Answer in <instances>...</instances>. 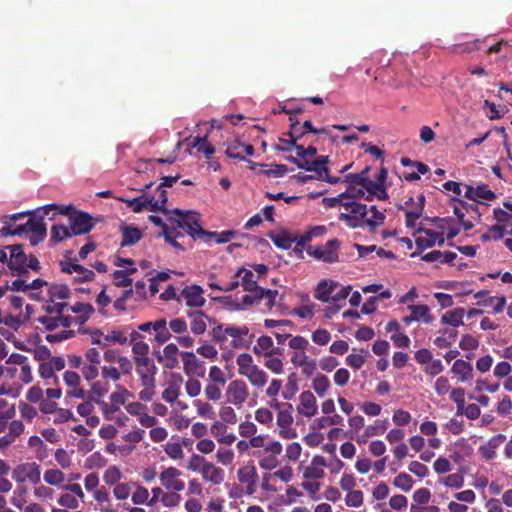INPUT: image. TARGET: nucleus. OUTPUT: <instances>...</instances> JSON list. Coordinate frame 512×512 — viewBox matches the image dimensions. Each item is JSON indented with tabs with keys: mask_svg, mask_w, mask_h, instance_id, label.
Returning a JSON list of instances; mask_svg holds the SVG:
<instances>
[{
	"mask_svg": "<svg viewBox=\"0 0 512 512\" xmlns=\"http://www.w3.org/2000/svg\"><path fill=\"white\" fill-rule=\"evenodd\" d=\"M44 215H48L50 211H55L54 214H61L69 216L70 225L69 231L71 236L84 235L89 233L95 226L94 219L86 212L74 211L72 205L63 206L58 204H49L42 207Z\"/></svg>",
	"mask_w": 512,
	"mask_h": 512,
	"instance_id": "1",
	"label": "nucleus"
},
{
	"mask_svg": "<svg viewBox=\"0 0 512 512\" xmlns=\"http://www.w3.org/2000/svg\"><path fill=\"white\" fill-rule=\"evenodd\" d=\"M28 235V239L32 246L38 245L42 242L47 235V228L43 222V218H30L25 224L21 225H9L6 222V226L0 229V235L2 237L15 236V235Z\"/></svg>",
	"mask_w": 512,
	"mask_h": 512,
	"instance_id": "2",
	"label": "nucleus"
},
{
	"mask_svg": "<svg viewBox=\"0 0 512 512\" xmlns=\"http://www.w3.org/2000/svg\"><path fill=\"white\" fill-rule=\"evenodd\" d=\"M173 213L178 216V219L174 220L177 228L184 230L194 240L203 236L212 237L217 235L216 232H208L201 227L198 213L193 211L184 212L180 209H175Z\"/></svg>",
	"mask_w": 512,
	"mask_h": 512,
	"instance_id": "3",
	"label": "nucleus"
},
{
	"mask_svg": "<svg viewBox=\"0 0 512 512\" xmlns=\"http://www.w3.org/2000/svg\"><path fill=\"white\" fill-rule=\"evenodd\" d=\"M249 334L247 326L240 327L220 324L213 328L212 336L217 342H224L228 337L232 338L234 348H243L247 345L245 337Z\"/></svg>",
	"mask_w": 512,
	"mask_h": 512,
	"instance_id": "4",
	"label": "nucleus"
},
{
	"mask_svg": "<svg viewBox=\"0 0 512 512\" xmlns=\"http://www.w3.org/2000/svg\"><path fill=\"white\" fill-rule=\"evenodd\" d=\"M413 237L415 239L417 250L410 255L411 258L419 256L424 250L432 248L436 244L442 246L445 243V237L443 233L436 232L422 226H419L414 231Z\"/></svg>",
	"mask_w": 512,
	"mask_h": 512,
	"instance_id": "5",
	"label": "nucleus"
},
{
	"mask_svg": "<svg viewBox=\"0 0 512 512\" xmlns=\"http://www.w3.org/2000/svg\"><path fill=\"white\" fill-rule=\"evenodd\" d=\"M6 249L10 252L8 261L10 275L17 277L16 279L24 278L29 281L30 272L26 269L28 256L23 251V246L21 244L8 245Z\"/></svg>",
	"mask_w": 512,
	"mask_h": 512,
	"instance_id": "6",
	"label": "nucleus"
},
{
	"mask_svg": "<svg viewBox=\"0 0 512 512\" xmlns=\"http://www.w3.org/2000/svg\"><path fill=\"white\" fill-rule=\"evenodd\" d=\"M340 241L336 238L328 240L325 245L308 246L306 252L317 260L325 263H335L339 261Z\"/></svg>",
	"mask_w": 512,
	"mask_h": 512,
	"instance_id": "7",
	"label": "nucleus"
},
{
	"mask_svg": "<svg viewBox=\"0 0 512 512\" xmlns=\"http://www.w3.org/2000/svg\"><path fill=\"white\" fill-rule=\"evenodd\" d=\"M12 479L17 483L28 481L33 485H37L41 480L40 466L36 462L18 464L12 471Z\"/></svg>",
	"mask_w": 512,
	"mask_h": 512,
	"instance_id": "8",
	"label": "nucleus"
},
{
	"mask_svg": "<svg viewBox=\"0 0 512 512\" xmlns=\"http://www.w3.org/2000/svg\"><path fill=\"white\" fill-rule=\"evenodd\" d=\"M425 206V197L420 194L415 201L413 197H410L405 202V207L399 206V210L405 212V225L407 228H414L416 220L422 216Z\"/></svg>",
	"mask_w": 512,
	"mask_h": 512,
	"instance_id": "9",
	"label": "nucleus"
},
{
	"mask_svg": "<svg viewBox=\"0 0 512 512\" xmlns=\"http://www.w3.org/2000/svg\"><path fill=\"white\" fill-rule=\"evenodd\" d=\"M227 402L237 407H241L249 396L248 387L243 380H233L226 389Z\"/></svg>",
	"mask_w": 512,
	"mask_h": 512,
	"instance_id": "10",
	"label": "nucleus"
},
{
	"mask_svg": "<svg viewBox=\"0 0 512 512\" xmlns=\"http://www.w3.org/2000/svg\"><path fill=\"white\" fill-rule=\"evenodd\" d=\"M48 282L36 278L34 280L27 281V279L21 278V279H15L9 284L8 282L4 286H0V298H2L7 291H23L26 292L28 290H39L44 286H47Z\"/></svg>",
	"mask_w": 512,
	"mask_h": 512,
	"instance_id": "11",
	"label": "nucleus"
},
{
	"mask_svg": "<svg viewBox=\"0 0 512 512\" xmlns=\"http://www.w3.org/2000/svg\"><path fill=\"white\" fill-rule=\"evenodd\" d=\"M136 373L140 382L156 381L157 367L150 357H133Z\"/></svg>",
	"mask_w": 512,
	"mask_h": 512,
	"instance_id": "12",
	"label": "nucleus"
},
{
	"mask_svg": "<svg viewBox=\"0 0 512 512\" xmlns=\"http://www.w3.org/2000/svg\"><path fill=\"white\" fill-rule=\"evenodd\" d=\"M237 480L245 484L246 495L251 496L257 491L258 473L254 465H245L238 469Z\"/></svg>",
	"mask_w": 512,
	"mask_h": 512,
	"instance_id": "13",
	"label": "nucleus"
},
{
	"mask_svg": "<svg viewBox=\"0 0 512 512\" xmlns=\"http://www.w3.org/2000/svg\"><path fill=\"white\" fill-rule=\"evenodd\" d=\"M182 472L175 468L169 467L164 469L160 475L159 479L161 484L168 490H172L175 492H180L185 489V483L180 479Z\"/></svg>",
	"mask_w": 512,
	"mask_h": 512,
	"instance_id": "14",
	"label": "nucleus"
},
{
	"mask_svg": "<svg viewBox=\"0 0 512 512\" xmlns=\"http://www.w3.org/2000/svg\"><path fill=\"white\" fill-rule=\"evenodd\" d=\"M203 289L199 285L186 286L178 297V302L184 301L188 307L200 308L206 300L203 297Z\"/></svg>",
	"mask_w": 512,
	"mask_h": 512,
	"instance_id": "15",
	"label": "nucleus"
},
{
	"mask_svg": "<svg viewBox=\"0 0 512 512\" xmlns=\"http://www.w3.org/2000/svg\"><path fill=\"white\" fill-rule=\"evenodd\" d=\"M453 213L457 217L459 223L463 226L464 230H470L473 228V224L471 221L465 220V215L473 212L480 216L478 213V206L474 203H467L460 199H453Z\"/></svg>",
	"mask_w": 512,
	"mask_h": 512,
	"instance_id": "16",
	"label": "nucleus"
},
{
	"mask_svg": "<svg viewBox=\"0 0 512 512\" xmlns=\"http://www.w3.org/2000/svg\"><path fill=\"white\" fill-rule=\"evenodd\" d=\"M293 409H285L277 414V425L280 428L279 436L283 439H293L297 437V431L292 427Z\"/></svg>",
	"mask_w": 512,
	"mask_h": 512,
	"instance_id": "17",
	"label": "nucleus"
},
{
	"mask_svg": "<svg viewBox=\"0 0 512 512\" xmlns=\"http://www.w3.org/2000/svg\"><path fill=\"white\" fill-rule=\"evenodd\" d=\"M63 379L67 387V395L72 398L83 399L85 390L80 386V376L75 371L67 370L64 372Z\"/></svg>",
	"mask_w": 512,
	"mask_h": 512,
	"instance_id": "18",
	"label": "nucleus"
},
{
	"mask_svg": "<svg viewBox=\"0 0 512 512\" xmlns=\"http://www.w3.org/2000/svg\"><path fill=\"white\" fill-rule=\"evenodd\" d=\"M300 403L297 406L299 414L311 418L317 413L316 398L310 391H304L299 396Z\"/></svg>",
	"mask_w": 512,
	"mask_h": 512,
	"instance_id": "19",
	"label": "nucleus"
},
{
	"mask_svg": "<svg viewBox=\"0 0 512 512\" xmlns=\"http://www.w3.org/2000/svg\"><path fill=\"white\" fill-rule=\"evenodd\" d=\"M506 441L504 434H497L491 437L488 442L479 447V453L486 461L493 460L496 457V450Z\"/></svg>",
	"mask_w": 512,
	"mask_h": 512,
	"instance_id": "20",
	"label": "nucleus"
},
{
	"mask_svg": "<svg viewBox=\"0 0 512 512\" xmlns=\"http://www.w3.org/2000/svg\"><path fill=\"white\" fill-rule=\"evenodd\" d=\"M183 369L187 375L204 376V368L202 362L195 356L193 352H182Z\"/></svg>",
	"mask_w": 512,
	"mask_h": 512,
	"instance_id": "21",
	"label": "nucleus"
},
{
	"mask_svg": "<svg viewBox=\"0 0 512 512\" xmlns=\"http://www.w3.org/2000/svg\"><path fill=\"white\" fill-rule=\"evenodd\" d=\"M201 476L204 481L213 485H220L225 479V471L212 462H207L203 467Z\"/></svg>",
	"mask_w": 512,
	"mask_h": 512,
	"instance_id": "22",
	"label": "nucleus"
},
{
	"mask_svg": "<svg viewBox=\"0 0 512 512\" xmlns=\"http://www.w3.org/2000/svg\"><path fill=\"white\" fill-rule=\"evenodd\" d=\"M178 353L177 345L168 344L163 349L162 356H158V361L167 369L177 368L179 366Z\"/></svg>",
	"mask_w": 512,
	"mask_h": 512,
	"instance_id": "23",
	"label": "nucleus"
},
{
	"mask_svg": "<svg viewBox=\"0 0 512 512\" xmlns=\"http://www.w3.org/2000/svg\"><path fill=\"white\" fill-rule=\"evenodd\" d=\"M451 372L457 377L458 381L461 383L468 382L473 377V367L472 365L464 361L462 359H457L452 368Z\"/></svg>",
	"mask_w": 512,
	"mask_h": 512,
	"instance_id": "24",
	"label": "nucleus"
},
{
	"mask_svg": "<svg viewBox=\"0 0 512 512\" xmlns=\"http://www.w3.org/2000/svg\"><path fill=\"white\" fill-rule=\"evenodd\" d=\"M339 287V284L332 280H321L315 290V298L322 302H330L332 293Z\"/></svg>",
	"mask_w": 512,
	"mask_h": 512,
	"instance_id": "25",
	"label": "nucleus"
},
{
	"mask_svg": "<svg viewBox=\"0 0 512 512\" xmlns=\"http://www.w3.org/2000/svg\"><path fill=\"white\" fill-rule=\"evenodd\" d=\"M306 133L299 128V121H296L295 123L290 124V129L287 132V136L289 137V143L288 146H275L274 148L277 151L281 152H290L293 149V145L297 143L298 140H300Z\"/></svg>",
	"mask_w": 512,
	"mask_h": 512,
	"instance_id": "26",
	"label": "nucleus"
},
{
	"mask_svg": "<svg viewBox=\"0 0 512 512\" xmlns=\"http://www.w3.org/2000/svg\"><path fill=\"white\" fill-rule=\"evenodd\" d=\"M211 433L213 436L216 437V439L219 443L224 444V445L229 446L236 440V436L232 433H227L226 426L219 421H216L211 426Z\"/></svg>",
	"mask_w": 512,
	"mask_h": 512,
	"instance_id": "27",
	"label": "nucleus"
},
{
	"mask_svg": "<svg viewBox=\"0 0 512 512\" xmlns=\"http://www.w3.org/2000/svg\"><path fill=\"white\" fill-rule=\"evenodd\" d=\"M235 278L242 277V286L243 289L250 293H258V289L261 288L257 285V282L253 279L254 275L252 271L240 268L236 274L234 275Z\"/></svg>",
	"mask_w": 512,
	"mask_h": 512,
	"instance_id": "28",
	"label": "nucleus"
},
{
	"mask_svg": "<svg viewBox=\"0 0 512 512\" xmlns=\"http://www.w3.org/2000/svg\"><path fill=\"white\" fill-rule=\"evenodd\" d=\"M250 382V384L257 388L264 387L268 382L267 373L260 369L257 365L252 368L250 371H246L244 375Z\"/></svg>",
	"mask_w": 512,
	"mask_h": 512,
	"instance_id": "29",
	"label": "nucleus"
},
{
	"mask_svg": "<svg viewBox=\"0 0 512 512\" xmlns=\"http://www.w3.org/2000/svg\"><path fill=\"white\" fill-rule=\"evenodd\" d=\"M122 241L121 246H132L142 238V232L137 227L123 226L122 227Z\"/></svg>",
	"mask_w": 512,
	"mask_h": 512,
	"instance_id": "30",
	"label": "nucleus"
},
{
	"mask_svg": "<svg viewBox=\"0 0 512 512\" xmlns=\"http://www.w3.org/2000/svg\"><path fill=\"white\" fill-rule=\"evenodd\" d=\"M154 331V341L158 345H162L170 340L171 333L169 328L167 327V321L164 318L156 320V325L153 329Z\"/></svg>",
	"mask_w": 512,
	"mask_h": 512,
	"instance_id": "31",
	"label": "nucleus"
},
{
	"mask_svg": "<svg viewBox=\"0 0 512 512\" xmlns=\"http://www.w3.org/2000/svg\"><path fill=\"white\" fill-rule=\"evenodd\" d=\"M407 308L411 312L415 322L422 321L426 324H430L433 321V317L431 316L427 305H409Z\"/></svg>",
	"mask_w": 512,
	"mask_h": 512,
	"instance_id": "32",
	"label": "nucleus"
},
{
	"mask_svg": "<svg viewBox=\"0 0 512 512\" xmlns=\"http://www.w3.org/2000/svg\"><path fill=\"white\" fill-rule=\"evenodd\" d=\"M110 385L105 380H98L91 384L88 392L89 398L93 402H99L109 391Z\"/></svg>",
	"mask_w": 512,
	"mask_h": 512,
	"instance_id": "33",
	"label": "nucleus"
},
{
	"mask_svg": "<svg viewBox=\"0 0 512 512\" xmlns=\"http://www.w3.org/2000/svg\"><path fill=\"white\" fill-rule=\"evenodd\" d=\"M268 237L274 243V245L278 248L288 250L291 248L292 244L296 241L289 236V234L285 231L281 232H270Z\"/></svg>",
	"mask_w": 512,
	"mask_h": 512,
	"instance_id": "34",
	"label": "nucleus"
},
{
	"mask_svg": "<svg viewBox=\"0 0 512 512\" xmlns=\"http://www.w3.org/2000/svg\"><path fill=\"white\" fill-rule=\"evenodd\" d=\"M465 310L463 308H456L452 311H448L441 317L443 324L451 325L454 328L464 325L463 316Z\"/></svg>",
	"mask_w": 512,
	"mask_h": 512,
	"instance_id": "35",
	"label": "nucleus"
},
{
	"mask_svg": "<svg viewBox=\"0 0 512 512\" xmlns=\"http://www.w3.org/2000/svg\"><path fill=\"white\" fill-rule=\"evenodd\" d=\"M188 316L192 319L190 323L191 331L195 335H202L206 331V316L203 312L197 311L188 313Z\"/></svg>",
	"mask_w": 512,
	"mask_h": 512,
	"instance_id": "36",
	"label": "nucleus"
},
{
	"mask_svg": "<svg viewBox=\"0 0 512 512\" xmlns=\"http://www.w3.org/2000/svg\"><path fill=\"white\" fill-rule=\"evenodd\" d=\"M104 340L109 344H119L126 345L128 344V329H113L107 332L104 336Z\"/></svg>",
	"mask_w": 512,
	"mask_h": 512,
	"instance_id": "37",
	"label": "nucleus"
},
{
	"mask_svg": "<svg viewBox=\"0 0 512 512\" xmlns=\"http://www.w3.org/2000/svg\"><path fill=\"white\" fill-rule=\"evenodd\" d=\"M503 207L493 210L495 220L500 224H512V203L505 201Z\"/></svg>",
	"mask_w": 512,
	"mask_h": 512,
	"instance_id": "38",
	"label": "nucleus"
},
{
	"mask_svg": "<svg viewBox=\"0 0 512 512\" xmlns=\"http://www.w3.org/2000/svg\"><path fill=\"white\" fill-rule=\"evenodd\" d=\"M181 381V376L178 377V380L170 381L168 387L162 392V399L168 403L176 401L180 394Z\"/></svg>",
	"mask_w": 512,
	"mask_h": 512,
	"instance_id": "39",
	"label": "nucleus"
},
{
	"mask_svg": "<svg viewBox=\"0 0 512 512\" xmlns=\"http://www.w3.org/2000/svg\"><path fill=\"white\" fill-rule=\"evenodd\" d=\"M148 194L143 193L139 197L127 199V198H120L122 202L126 204L128 208H130L135 213H140L145 209V206H147V203H149Z\"/></svg>",
	"mask_w": 512,
	"mask_h": 512,
	"instance_id": "40",
	"label": "nucleus"
},
{
	"mask_svg": "<svg viewBox=\"0 0 512 512\" xmlns=\"http://www.w3.org/2000/svg\"><path fill=\"white\" fill-rule=\"evenodd\" d=\"M48 296L51 300L62 302L70 297V289L65 284H52L48 289Z\"/></svg>",
	"mask_w": 512,
	"mask_h": 512,
	"instance_id": "41",
	"label": "nucleus"
},
{
	"mask_svg": "<svg viewBox=\"0 0 512 512\" xmlns=\"http://www.w3.org/2000/svg\"><path fill=\"white\" fill-rule=\"evenodd\" d=\"M370 211L372 212V216L366 218L365 223L370 232H375L377 227L384 223L386 216L383 212L379 211L375 205L370 207Z\"/></svg>",
	"mask_w": 512,
	"mask_h": 512,
	"instance_id": "42",
	"label": "nucleus"
},
{
	"mask_svg": "<svg viewBox=\"0 0 512 512\" xmlns=\"http://www.w3.org/2000/svg\"><path fill=\"white\" fill-rule=\"evenodd\" d=\"M388 425H389L388 420L377 419L376 421H374V424L369 425L365 428L363 437L370 438L372 436L382 435L387 430Z\"/></svg>",
	"mask_w": 512,
	"mask_h": 512,
	"instance_id": "43",
	"label": "nucleus"
},
{
	"mask_svg": "<svg viewBox=\"0 0 512 512\" xmlns=\"http://www.w3.org/2000/svg\"><path fill=\"white\" fill-rule=\"evenodd\" d=\"M329 163L328 156H318L315 159L308 160V167H311L313 173H317L318 177H322L323 173L330 172L327 164Z\"/></svg>",
	"mask_w": 512,
	"mask_h": 512,
	"instance_id": "44",
	"label": "nucleus"
},
{
	"mask_svg": "<svg viewBox=\"0 0 512 512\" xmlns=\"http://www.w3.org/2000/svg\"><path fill=\"white\" fill-rule=\"evenodd\" d=\"M137 269L135 267L130 268L128 270H116L113 273L114 284L117 287H131L132 279L127 277V274H132L136 272Z\"/></svg>",
	"mask_w": 512,
	"mask_h": 512,
	"instance_id": "45",
	"label": "nucleus"
},
{
	"mask_svg": "<svg viewBox=\"0 0 512 512\" xmlns=\"http://www.w3.org/2000/svg\"><path fill=\"white\" fill-rule=\"evenodd\" d=\"M272 345V338L270 336L263 335L257 339V344L253 347V351L255 354H263L265 357H270Z\"/></svg>",
	"mask_w": 512,
	"mask_h": 512,
	"instance_id": "46",
	"label": "nucleus"
},
{
	"mask_svg": "<svg viewBox=\"0 0 512 512\" xmlns=\"http://www.w3.org/2000/svg\"><path fill=\"white\" fill-rule=\"evenodd\" d=\"M116 388H117V391L113 392L110 395V402H111L110 411L111 412L118 411L120 409V406L125 404V400H126L125 395L127 393V390L120 385H117Z\"/></svg>",
	"mask_w": 512,
	"mask_h": 512,
	"instance_id": "47",
	"label": "nucleus"
},
{
	"mask_svg": "<svg viewBox=\"0 0 512 512\" xmlns=\"http://www.w3.org/2000/svg\"><path fill=\"white\" fill-rule=\"evenodd\" d=\"M312 388L320 397H323L330 388L328 377L323 374H318L312 381Z\"/></svg>",
	"mask_w": 512,
	"mask_h": 512,
	"instance_id": "48",
	"label": "nucleus"
},
{
	"mask_svg": "<svg viewBox=\"0 0 512 512\" xmlns=\"http://www.w3.org/2000/svg\"><path fill=\"white\" fill-rule=\"evenodd\" d=\"M192 146L197 148L198 152L203 153L207 159L215 153V148L208 142L206 136L196 137Z\"/></svg>",
	"mask_w": 512,
	"mask_h": 512,
	"instance_id": "49",
	"label": "nucleus"
},
{
	"mask_svg": "<svg viewBox=\"0 0 512 512\" xmlns=\"http://www.w3.org/2000/svg\"><path fill=\"white\" fill-rule=\"evenodd\" d=\"M291 362L293 365L300 366H309L311 370H315L316 363L314 360L309 361L308 356L306 354V350L295 351L291 356Z\"/></svg>",
	"mask_w": 512,
	"mask_h": 512,
	"instance_id": "50",
	"label": "nucleus"
},
{
	"mask_svg": "<svg viewBox=\"0 0 512 512\" xmlns=\"http://www.w3.org/2000/svg\"><path fill=\"white\" fill-rule=\"evenodd\" d=\"M450 398L456 404V415H463L465 405V390L461 387L452 389L450 392Z\"/></svg>",
	"mask_w": 512,
	"mask_h": 512,
	"instance_id": "51",
	"label": "nucleus"
},
{
	"mask_svg": "<svg viewBox=\"0 0 512 512\" xmlns=\"http://www.w3.org/2000/svg\"><path fill=\"white\" fill-rule=\"evenodd\" d=\"M342 205L350 210L349 214H352L358 218H362V220H366V215L368 212V208L366 204L360 203V202H345L342 203Z\"/></svg>",
	"mask_w": 512,
	"mask_h": 512,
	"instance_id": "52",
	"label": "nucleus"
},
{
	"mask_svg": "<svg viewBox=\"0 0 512 512\" xmlns=\"http://www.w3.org/2000/svg\"><path fill=\"white\" fill-rule=\"evenodd\" d=\"M68 307V304L61 301H55L49 299L46 304L43 306V310L50 316H58L61 315L65 308Z\"/></svg>",
	"mask_w": 512,
	"mask_h": 512,
	"instance_id": "53",
	"label": "nucleus"
},
{
	"mask_svg": "<svg viewBox=\"0 0 512 512\" xmlns=\"http://www.w3.org/2000/svg\"><path fill=\"white\" fill-rule=\"evenodd\" d=\"M236 363L238 365V373L242 376L246 374V371H250L256 366L253 364L252 356L247 353L240 354L236 359Z\"/></svg>",
	"mask_w": 512,
	"mask_h": 512,
	"instance_id": "54",
	"label": "nucleus"
},
{
	"mask_svg": "<svg viewBox=\"0 0 512 512\" xmlns=\"http://www.w3.org/2000/svg\"><path fill=\"white\" fill-rule=\"evenodd\" d=\"M243 147V143L239 139H234L233 141L229 142L225 151V154L234 159H238L241 161L246 160L245 156H243L240 153V150Z\"/></svg>",
	"mask_w": 512,
	"mask_h": 512,
	"instance_id": "55",
	"label": "nucleus"
},
{
	"mask_svg": "<svg viewBox=\"0 0 512 512\" xmlns=\"http://www.w3.org/2000/svg\"><path fill=\"white\" fill-rule=\"evenodd\" d=\"M43 479L49 485H59L64 481L65 475L59 469H49L45 471Z\"/></svg>",
	"mask_w": 512,
	"mask_h": 512,
	"instance_id": "56",
	"label": "nucleus"
},
{
	"mask_svg": "<svg viewBox=\"0 0 512 512\" xmlns=\"http://www.w3.org/2000/svg\"><path fill=\"white\" fill-rule=\"evenodd\" d=\"M393 484L397 488L409 492L413 487V479L407 473H400L394 478Z\"/></svg>",
	"mask_w": 512,
	"mask_h": 512,
	"instance_id": "57",
	"label": "nucleus"
},
{
	"mask_svg": "<svg viewBox=\"0 0 512 512\" xmlns=\"http://www.w3.org/2000/svg\"><path fill=\"white\" fill-rule=\"evenodd\" d=\"M72 237L69 227L65 225H53L51 228V241L60 242L66 238Z\"/></svg>",
	"mask_w": 512,
	"mask_h": 512,
	"instance_id": "58",
	"label": "nucleus"
},
{
	"mask_svg": "<svg viewBox=\"0 0 512 512\" xmlns=\"http://www.w3.org/2000/svg\"><path fill=\"white\" fill-rule=\"evenodd\" d=\"M164 451L173 460H179L184 457L182 445L178 442H168L165 445Z\"/></svg>",
	"mask_w": 512,
	"mask_h": 512,
	"instance_id": "59",
	"label": "nucleus"
},
{
	"mask_svg": "<svg viewBox=\"0 0 512 512\" xmlns=\"http://www.w3.org/2000/svg\"><path fill=\"white\" fill-rule=\"evenodd\" d=\"M121 477L122 473L115 465L110 466L103 474V480L107 485H115Z\"/></svg>",
	"mask_w": 512,
	"mask_h": 512,
	"instance_id": "60",
	"label": "nucleus"
},
{
	"mask_svg": "<svg viewBox=\"0 0 512 512\" xmlns=\"http://www.w3.org/2000/svg\"><path fill=\"white\" fill-rule=\"evenodd\" d=\"M132 502L136 505H142L149 503V491L147 488L137 485L136 490L132 494Z\"/></svg>",
	"mask_w": 512,
	"mask_h": 512,
	"instance_id": "61",
	"label": "nucleus"
},
{
	"mask_svg": "<svg viewBox=\"0 0 512 512\" xmlns=\"http://www.w3.org/2000/svg\"><path fill=\"white\" fill-rule=\"evenodd\" d=\"M345 503L349 507L358 508L363 504V492L360 490L347 491Z\"/></svg>",
	"mask_w": 512,
	"mask_h": 512,
	"instance_id": "62",
	"label": "nucleus"
},
{
	"mask_svg": "<svg viewBox=\"0 0 512 512\" xmlns=\"http://www.w3.org/2000/svg\"><path fill=\"white\" fill-rule=\"evenodd\" d=\"M365 195L364 189L354 183H347L346 190L341 193V196H344V198H354V199H361Z\"/></svg>",
	"mask_w": 512,
	"mask_h": 512,
	"instance_id": "63",
	"label": "nucleus"
},
{
	"mask_svg": "<svg viewBox=\"0 0 512 512\" xmlns=\"http://www.w3.org/2000/svg\"><path fill=\"white\" fill-rule=\"evenodd\" d=\"M285 388L286 391L282 393V396L284 399L290 400L298 391L297 377L295 373H291L288 376Z\"/></svg>",
	"mask_w": 512,
	"mask_h": 512,
	"instance_id": "64",
	"label": "nucleus"
}]
</instances>
